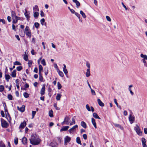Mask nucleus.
I'll return each mask as SVG.
<instances>
[{
  "mask_svg": "<svg viewBox=\"0 0 147 147\" xmlns=\"http://www.w3.org/2000/svg\"><path fill=\"white\" fill-rule=\"evenodd\" d=\"M30 143L32 145H38L40 142V140L36 134H32L31 138L29 139Z\"/></svg>",
  "mask_w": 147,
  "mask_h": 147,
  "instance_id": "f257e3e1",
  "label": "nucleus"
},
{
  "mask_svg": "<svg viewBox=\"0 0 147 147\" xmlns=\"http://www.w3.org/2000/svg\"><path fill=\"white\" fill-rule=\"evenodd\" d=\"M1 125L3 128H7L8 127V124L7 122L2 118L1 119Z\"/></svg>",
  "mask_w": 147,
  "mask_h": 147,
  "instance_id": "f03ea898",
  "label": "nucleus"
},
{
  "mask_svg": "<svg viewBox=\"0 0 147 147\" xmlns=\"http://www.w3.org/2000/svg\"><path fill=\"white\" fill-rule=\"evenodd\" d=\"M134 130L138 135L140 136L142 135V132L140 131L139 127L137 125H136V127L134 128Z\"/></svg>",
  "mask_w": 147,
  "mask_h": 147,
  "instance_id": "7ed1b4c3",
  "label": "nucleus"
},
{
  "mask_svg": "<svg viewBox=\"0 0 147 147\" xmlns=\"http://www.w3.org/2000/svg\"><path fill=\"white\" fill-rule=\"evenodd\" d=\"M24 10L25 12L24 13V15L25 17L26 18L27 21H29L30 18V16L29 15L30 13H28V11L26 9H25Z\"/></svg>",
  "mask_w": 147,
  "mask_h": 147,
  "instance_id": "20e7f679",
  "label": "nucleus"
},
{
  "mask_svg": "<svg viewBox=\"0 0 147 147\" xmlns=\"http://www.w3.org/2000/svg\"><path fill=\"white\" fill-rule=\"evenodd\" d=\"M78 125H75L69 130V133H71L73 132L74 131H75V129L78 128Z\"/></svg>",
  "mask_w": 147,
  "mask_h": 147,
  "instance_id": "39448f33",
  "label": "nucleus"
},
{
  "mask_svg": "<svg viewBox=\"0 0 147 147\" xmlns=\"http://www.w3.org/2000/svg\"><path fill=\"white\" fill-rule=\"evenodd\" d=\"M129 120L130 123H132L135 120V118L134 116H133L131 114H130L129 117Z\"/></svg>",
  "mask_w": 147,
  "mask_h": 147,
  "instance_id": "423d86ee",
  "label": "nucleus"
},
{
  "mask_svg": "<svg viewBox=\"0 0 147 147\" xmlns=\"http://www.w3.org/2000/svg\"><path fill=\"white\" fill-rule=\"evenodd\" d=\"M57 143L54 140L50 144V146L51 147H57Z\"/></svg>",
  "mask_w": 147,
  "mask_h": 147,
  "instance_id": "0eeeda50",
  "label": "nucleus"
},
{
  "mask_svg": "<svg viewBox=\"0 0 147 147\" xmlns=\"http://www.w3.org/2000/svg\"><path fill=\"white\" fill-rule=\"evenodd\" d=\"M71 138L68 136H66L64 138V143L65 144L66 143H68L71 140Z\"/></svg>",
  "mask_w": 147,
  "mask_h": 147,
  "instance_id": "6e6552de",
  "label": "nucleus"
},
{
  "mask_svg": "<svg viewBox=\"0 0 147 147\" xmlns=\"http://www.w3.org/2000/svg\"><path fill=\"white\" fill-rule=\"evenodd\" d=\"M26 122L24 121L19 126V129L24 128L26 126Z\"/></svg>",
  "mask_w": 147,
  "mask_h": 147,
  "instance_id": "1a4fd4ad",
  "label": "nucleus"
},
{
  "mask_svg": "<svg viewBox=\"0 0 147 147\" xmlns=\"http://www.w3.org/2000/svg\"><path fill=\"white\" fill-rule=\"evenodd\" d=\"M45 86L43 85L41 89L40 93L41 95H43L45 93Z\"/></svg>",
  "mask_w": 147,
  "mask_h": 147,
  "instance_id": "9d476101",
  "label": "nucleus"
},
{
  "mask_svg": "<svg viewBox=\"0 0 147 147\" xmlns=\"http://www.w3.org/2000/svg\"><path fill=\"white\" fill-rule=\"evenodd\" d=\"M18 109L20 111L22 112H23L25 110V106L23 105L21 107H17Z\"/></svg>",
  "mask_w": 147,
  "mask_h": 147,
  "instance_id": "9b49d317",
  "label": "nucleus"
},
{
  "mask_svg": "<svg viewBox=\"0 0 147 147\" xmlns=\"http://www.w3.org/2000/svg\"><path fill=\"white\" fill-rule=\"evenodd\" d=\"M75 3L76 5V7L78 8L80 6V3L77 0H72Z\"/></svg>",
  "mask_w": 147,
  "mask_h": 147,
  "instance_id": "f8f14e48",
  "label": "nucleus"
},
{
  "mask_svg": "<svg viewBox=\"0 0 147 147\" xmlns=\"http://www.w3.org/2000/svg\"><path fill=\"white\" fill-rule=\"evenodd\" d=\"M69 127L68 126H63L62 127L61 129H60V131H66L69 128Z\"/></svg>",
  "mask_w": 147,
  "mask_h": 147,
  "instance_id": "ddd939ff",
  "label": "nucleus"
},
{
  "mask_svg": "<svg viewBox=\"0 0 147 147\" xmlns=\"http://www.w3.org/2000/svg\"><path fill=\"white\" fill-rule=\"evenodd\" d=\"M97 102L98 105L100 106L103 107L105 105L103 103L102 101L99 99H97Z\"/></svg>",
  "mask_w": 147,
  "mask_h": 147,
  "instance_id": "4468645a",
  "label": "nucleus"
},
{
  "mask_svg": "<svg viewBox=\"0 0 147 147\" xmlns=\"http://www.w3.org/2000/svg\"><path fill=\"white\" fill-rule=\"evenodd\" d=\"M70 120V118L69 117L66 116L64 119V121L65 122V123L67 125L69 124V121Z\"/></svg>",
  "mask_w": 147,
  "mask_h": 147,
  "instance_id": "2eb2a0df",
  "label": "nucleus"
},
{
  "mask_svg": "<svg viewBox=\"0 0 147 147\" xmlns=\"http://www.w3.org/2000/svg\"><path fill=\"white\" fill-rule=\"evenodd\" d=\"M57 71L58 72L59 75L61 77H63L64 76V74L63 72L60 71L59 69H57Z\"/></svg>",
  "mask_w": 147,
  "mask_h": 147,
  "instance_id": "dca6fc26",
  "label": "nucleus"
},
{
  "mask_svg": "<svg viewBox=\"0 0 147 147\" xmlns=\"http://www.w3.org/2000/svg\"><path fill=\"white\" fill-rule=\"evenodd\" d=\"M91 120H92V124L94 125V127L95 128H97V127H96V123L95 122V119L94 118H92L91 119Z\"/></svg>",
  "mask_w": 147,
  "mask_h": 147,
  "instance_id": "f3484780",
  "label": "nucleus"
},
{
  "mask_svg": "<svg viewBox=\"0 0 147 147\" xmlns=\"http://www.w3.org/2000/svg\"><path fill=\"white\" fill-rule=\"evenodd\" d=\"M27 139L26 137H23L22 139V142L23 144H25L27 143Z\"/></svg>",
  "mask_w": 147,
  "mask_h": 147,
  "instance_id": "a211bd4d",
  "label": "nucleus"
},
{
  "mask_svg": "<svg viewBox=\"0 0 147 147\" xmlns=\"http://www.w3.org/2000/svg\"><path fill=\"white\" fill-rule=\"evenodd\" d=\"M81 125L84 128H86L87 125L86 123L83 121H82L81 123Z\"/></svg>",
  "mask_w": 147,
  "mask_h": 147,
  "instance_id": "6ab92c4d",
  "label": "nucleus"
},
{
  "mask_svg": "<svg viewBox=\"0 0 147 147\" xmlns=\"http://www.w3.org/2000/svg\"><path fill=\"white\" fill-rule=\"evenodd\" d=\"M16 69L14 70L12 72L11 74V76L13 78L16 77Z\"/></svg>",
  "mask_w": 147,
  "mask_h": 147,
  "instance_id": "aec40b11",
  "label": "nucleus"
},
{
  "mask_svg": "<svg viewBox=\"0 0 147 147\" xmlns=\"http://www.w3.org/2000/svg\"><path fill=\"white\" fill-rule=\"evenodd\" d=\"M90 75V69H88L87 70L86 72V76L87 77H88Z\"/></svg>",
  "mask_w": 147,
  "mask_h": 147,
  "instance_id": "412c9836",
  "label": "nucleus"
},
{
  "mask_svg": "<svg viewBox=\"0 0 147 147\" xmlns=\"http://www.w3.org/2000/svg\"><path fill=\"white\" fill-rule=\"evenodd\" d=\"M62 95L60 94H57L56 96V99L57 100H60V98Z\"/></svg>",
  "mask_w": 147,
  "mask_h": 147,
  "instance_id": "4be33fe9",
  "label": "nucleus"
},
{
  "mask_svg": "<svg viewBox=\"0 0 147 147\" xmlns=\"http://www.w3.org/2000/svg\"><path fill=\"white\" fill-rule=\"evenodd\" d=\"M5 77L6 80L8 82L9 81V80L10 78L11 77L9 74H5Z\"/></svg>",
  "mask_w": 147,
  "mask_h": 147,
  "instance_id": "5701e85b",
  "label": "nucleus"
},
{
  "mask_svg": "<svg viewBox=\"0 0 147 147\" xmlns=\"http://www.w3.org/2000/svg\"><path fill=\"white\" fill-rule=\"evenodd\" d=\"M43 67L41 65H39V74H41V72L42 71Z\"/></svg>",
  "mask_w": 147,
  "mask_h": 147,
  "instance_id": "b1692460",
  "label": "nucleus"
},
{
  "mask_svg": "<svg viewBox=\"0 0 147 147\" xmlns=\"http://www.w3.org/2000/svg\"><path fill=\"white\" fill-rule=\"evenodd\" d=\"M93 116L96 119H100V117L98 116L97 114L96 113H94L93 114Z\"/></svg>",
  "mask_w": 147,
  "mask_h": 147,
  "instance_id": "393cba45",
  "label": "nucleus"
},
{
  "mask_svg": "<svg viewBox=\"0 0 147 147\" xmlns=\"http://www.w3.org/2000/svg\"><path fill=\"white\" fill-rule=\"evenodd\" d=\"M114 101L115 102V104L116 105L117 107L118 108H119L120 109H121V107L119 105L118 103H117V99L115 98L114 100Z\"/></svg>",
  "mask_w": 147,
  "mask_h": 147,
  "instance_id": "a878e982",
  "label": "nucleus"
},
{
  "mask_svg": "<svg viewBox=\"0 0 147 147\" xmlns=\"http://www.w3.org/2000/svg\"><path fill=\"white\" fill-rule=\"evenodd\" d=\"M76 141L77 143L80 145H82L81 141L79 137H78L76 138Z\"/></svg>",
  "mask_w": 147,
  "mask_h": 147,
  "instance_id": "bb28decb",
  "label": "nucleus"
},
{
  "mask_svg": "<svg viewBox=\"0 0 147 147\" xmlns=\"http://www.w3.org/2000/svg\"><path fill=\"white\" fill-rule=\"evenodd\" d=\"M80 14L82 15V17L84 18H85L86 16L84 13L83 11L81 10L80 11Z\"/></svg>",
  "mask_w": 147,
  "mask_h": 147,
  "instance_id": "cd10ccee",
  "label": "nucleus"
},
{
  "mask_svg": "<svg viewBox=\"0 0 147 147\" xmlns=\"http://www.w3.org/2000/svg\"><path fill=\"white\" fill-rule=\"evenodd\" d=\"M11 16L12 18H14L16 16L15 11H12L11 12Z\"/></svg>",
  "mask_w": 147,
  "mask_h": 147,
  "instance_id": "c85d7f7f",
  "label": "nucleus"
},
{
  "mask_svg": "<svg viewBox=\"0 0 147 147\" xmlns=\"http://www.w3.org/2000/svg\"><path fill=\"white\" fill-rule=\"evenodd\" d=\"M7 98L9 100H12L13 99V97L11 94H8L7 96Z\"/></svg>",
  "mask_w": 147,
  "mask_h": 147,
  "instance_id": "c756f323",
  "label": "nucleus"
},
{
  "mask_svg": "<svg viewBox=\"0 0 147 147\" xmlns=\"http://www.w3.org/2000/svg\"><path fill=\"white\" fill-rule=\"evenodd\" d=\"M140 56L141 57L144 58V59H147V56L146 55H144L143 54H141Z\"/></svg>",
  "mask_w": 147,
  "mask_h": 147,
  "instance_id": "7c9ffc66",
  "label": "nucleus"
},
{
  "mask_svg": "<svg viewBox=\"0 0 147 147\" xmlns=\"http://www.w3.org/2000/svg\"><path fill=\"white\" fill-rule=\"evenodd\" d=\"M26 35L28 36L30 38L31 37V32L29 31L25 32Z\"/></svg>",
  "mask_w": 147,
  "mask_h": 147,
  "instance_id": "2f4dec72",
  "label": "nucleus"
},
{
  "mask_svg": "<svg viewBox=\"0 0 147 147\" xmlns=\"http://www.w3.org/2000/svg\"><path fill=\"white\" fill-rule=\"evenodd\" d=\"M49 116L51 117H53V112L52 110L49 111Z\"/></svg>",
  "mask_w": 147,
  "mask_h": 147,
  "instance_id": "473e14b6",
  "label": "nucleus"
},
{
  "mask_svg": "<svg viewBox=\"0 0 147 147\" xmlns=\"http://www.w3.org/2000/svg\"><path fill=\"white\" fill-rule=\"evenodd\" d=\"M39 80L41 82H42L43 81V77L41 74H39Z\"/></svg>",
  "mask_w": 147,
  "mask_h": 147,
  "instance_id": "72a5a7b5",
  "label": "nucleus"
},
{
  "mask_svg": "<svg viewBox=\"0 0 147 147\" xmlns=\"http://www.w3.org/2000/svg\"><path fill=\"white\" fill-rule=\"evenodd\" d=\"M23 95L24 97L25 98H28L29 97V94L28 93L25 92L23 94Z\"/></svg>",
  "mask_w": 147,
  "mask_h": 147,
  "instance_id": "f704fd0d",
  "label": "nucleus"
},
{
  "mask_svg": "<svg viewBox=\"0 0 147 147\" xmlns=\"http://www.w3.org/2000/svg\"><path fill=\"white\" fill-rule=\"evenodd\" d=\"M39 16V13L37 11L35 12L34 13V18L37 17Z\"/></svg>",
  "mask_w": 147,
  "mask_h": 147,
  "instance_id": "c9c22d12",
  "label": "nucleus"
},
{
  "mask_svg": "<svg viewBox=\"0 0 147 147\" xmlns=\"http://www.w3.org/2000/svg\"><path fill=\"white\" fill-rule=\"evenodd\" d=\"M33 9L35 11H39V9L38 6L37 5H35L33 7Z\"/></svg>",
  "mask_w": 147,
  "mask_h": 147,
  "instance_id": "e433bc0d",
  "label": "nucleus"
},
{
  "mask_svg": "<svg viewBox=\"0 0 147 147\" xmlns=\"http://www.w3.org/2000/svg\"><path fill=\"white\" fill-rule=\"evenodd\" d=\"M34 25L36 28H38L39 27L40 24L38 22H35L34 24Z\"/></svg>",
  "mask_w": 147,
  "mask_h": 147,
  "instance_id": "4c0bfd02",
  "label": "nucleus"
},
{
  "mask_svg": "<svg viewBox=\"0 0 147 147\" xmlns=\"http://www.w3.org/2000/svg\"><path fill=\"white\" fill-rule=\"evenodd\" d=\"M0 147H5V144H4L3 142L2 141H1L0 142Z\"/></svg>",
  "mask_w": 147,
  "mask_h": 147,
  "instance_id": "58836bf2",
  "label": "nucleus"
},
{
  "mask_svg": "<svg viewBox=\"0 0 147 147\" xmlns=\"http://www.w3.org/2000/svg\"><path fill=\"white\" fill-rule=\"evenodd\" d=\"M8 117H7V119L8 121L9 122H11V118L10 116L9 115V114H8L7 115Z\"/></svg>",
  "mask_w": 147,
  "mask_h": 147,
  "instance_id": "ea45409f",
  "label": "nucleus"
},
{
  "mask_svg": "<svg viewBox=\"0 0 147 147\" xmlns=\"http://www.w3.org/2000/svg\"><path fill=\"white\" fill-rule=\"evenodd\" d=\"M57 87H58V89L59 90L61 89L62 87L61 85V84H60V83L59 82H58L57 83Z\"/></svg>",
  "mask_w": 147,
  "mask_h": 147,
  "instance_id": "a19ab883",
  "label": "nucleus"
},
{
  "mask_svg": "<svg viewBox=\"0 0 147 147\" xmlns=\"http://www.w3.org/2000/svg\"><path fill=\"white\" fill-rule=\"evenodd\" d=\"M32 63V61L31 60H29L28 61V64L29 67H30L31 66Z\"/></svg>",
  "mask_w": 147,
  "mask_h": 147,
  "instance_id": "79ce46f5",
  "label": "nucleus"
},
{
  "mask_svg": "<svg viewBox=\"0 0 147 147\" xmlns=\"http://www.w3.org/2000/svg\"><path fill=\"white\" fill-rule=\"evenodd\" d=\"M4 87L3 85L0 86V92H2L4 90Z\"/></svg>",
  "mask_w": 147,
  "mask_h": 147,
  "instance_id": "37998d69",
  "label": "nucleus"
},
{
  "mask_svg": "<svg viewBox=\"0 0 147 147\" xmlns=\"http://www.w3.org/2000/svg\"><path fill=\"white\" fill-rule=\"evenodd\" d=\"M41 63L44 66L46 65V63L44 59H43L41 61Z\"/></svg>",
  "mask_w": 147,
  "mask_h": 147,
  "instance_id": "c03bdc74",
  "label": "nucleus"
},
{
  "mask_svg": "<svg viewBox=\"0 0 147 147\" xmlns=\"http://www.w3.org/2000/svg\"><path fill=\"white\" fill-rule=\"evenodd\" d=\"M14 143L15 145H16L18 144V138H15L14 140Z\"/></svg>",
  "mask_w": 147,
  "mask_h": 147,
  "instance_id": "a18cd8bd",
  "label": "nucleus"
},
{
  "mask_svg": "<svg viewBox=\"0 0 147 147\" xmlns=\"http://www.w3.org/2000/svg\"><path fill=\"white\" fill-rule=\"evenodd\" d=\"M36 113V111H32V119H33L34 117V116L35 115Z\"/></svg>",
  "mask_w": 147,
  "mask_h": 147,
  "instance_id": "49530a36",
  "label": "nucleus"
},
{
  "mask_svg": "<svg viewBox=\"0 0 147 147\" xmlns=\"http://www.w3.org/2000/svg\"><path fill=\"white\" fill-rule=\"evenodd\" d=\"M45 20L44 18L40 20L41 24L42 25H44V23H45Z\"/></svg>",
  "mask_w": 147,
  "mask_h": 147,
  "instance_id": "de8ad7c7",
  "label": "nucleus"
},
{
  "mask_svg": "<svg viewBox=\"0 0 147 147\" xmlns=\"http://www.w3.org/2000/svg\"><path fill=\"white\" fill-rule=\"evenodd\" d=\"M28 59V56L27 55H24V59L26 61H27Z\"/></svg>",
  "mask_w": 147,
  "mask_h": 147,
  "instance_id": "09e8293b",
  "label": "nucleus"
},
{
  "mask_svg": "<svg viewBox=\"0 0 147 147\" xmlns=\"http://www.w3.org/2000/svg\"><path fill=\"white\" fill-rule=\"evenodd\" d=\"M14 65H21V63L19 61H16L14 63Z\"/></svg>",
  "mask_w": 147,
  "mask_h": 147,
  "instance_id": "8fccbe9b",
  "label": "nucleus"
},
{
  "mask_svg": "<svg viewBox=\"0 0 147 147\" xmlns=\"http://www.w3.org/2000/svg\"><path fill=\"white\" fill-rule=\"evenodd\" d=\"M22 69V67L21 66H19L17 67L16 68V69L18 71H20Z\"/></svg>",
  "mask_w": 147,
  "mask_h": 147,
  "instance_id": "3c124183",
  "label": "nucleus"
},
{
  "mask_svg": "<svg viewBox=\"0 0 147 147\" xmlns=\"http://www.w3.org/2000/svg\"><path fill=\"white\" fill-rule=\"evenodd\" d=\"M17 26H16L14 24H12V29L14 31H16V29L15 28H16L17 27Z\"/></svg>",
  "mask_w": 147,
  "mask_h": 147,
  "instance_id": "603ef678",
  "label": "nucleus"
},
{
  "mask_svg": "<svg viewBox=\"0 0 147 147\" xmlns=\"http://www.w3.org/2000/svg\"><path fill=\"white\" fill-rule=\"evenodd\" d=\"M72 122L71 123H70V125H73V124H74L75 123V119L74 117L72 118Z\"/></svg>",
  "mask_w": 147,
  "mask_h": 147,
  "instance_id": "864d4df0",
  "label": "nucleus"
},
{
  "mask_svg": "<svg viewBox=\"0 0 147 147\" xmlns=\"http://www.w3.org/2000/svg\"><path fill=\"white\" fill-rule=\"evenodd\" d=\"M12 19H13V21H12L13 24H16V23H17V22H18V21H17V20H15V19H14V18H12Z\"/></svg>",
  "mask_w": 147,
  "mask_h": 147,
  "instance_id": "5fc2aeb1",
  "label": "nucleus"
},
{
  "mask_svg": "<svg viewBox=\"0 0 147 147\" xmlns=\"http://www.w3.org/2000/svg\"><path fill=\"white\" fill-rule=\"evenodd\" d=\"M86 108L88 111H90L91 110L90 109L89 106L88 104H87L86 105Z\"/></svg>",
  "mask_w": 147,
  "mask_h": 147,
  "instance_id": "6e6d98bb",
  "label": "nucleus"
},
{
  "mask_svg": "<svg viewBox=\"0 0 147 147\" xmlns=\"http://www.w3.org/2000/svg\"><path fill=\"white\" fill-rule=\"evenodd\" d=\"M40 15L41 17H44L45 16V13L42 11H40Z\"/></svg>",
  "mask_w": 147,
  "mask_h": 147,
  "instance_id": "4d7b16f0",
  "label": "nucleus"
},
{
  "mask_svg": "<svg viewBox=\"0 0 147 147\" xmlns=\"http://www.w3.org/2000/svg\"><path fill=\"white\" fill-rule=\"evenodd\" d=\"M115 126L116 127H119L121 129L123 128V127L121 126L119 124H115Z\"/></svg>",
  "mask_w": 147,
  "mask_h": 147,
  "instance_id": "13d9d810",
  "label": "nucleus"
},
{
  "mask_svg": "<svg viewBox=\"0 0 147 147\" xmlns=\"http://www.w3.org/2000/svg\"><path fill=\"white\" fill-rule=\"evenodd\" d=\"M106 18L107 20L109 22H110L111 21V19L110 17L108 16H106Z\"/></svg>",
  "mask_w": 147,
  "mask_h": 147,
  "instance_id": "bf43d9fd",
  "label": "nucleus"
},
{
  "mask_svg": "<svg viewBox=\"0 0 147 147\" xmlns=\"http://www.w3.org/2000/svg\"><path fill=\"white\" fill-rule=\"evenodd\" d=\"M86 65L87 67L88 68V69H90V64L89 63V62L88 61H87L86 62Z\"/></svg>",
  "mask_w": 147,
  "mask_h": 147,
  "instance_id": "052dcab7",
  "label": "nucleus"
},
{
  "mask_svg": "<svg viewBox=\"0 0 147 147\" xmlns=\"http://www.w3.org/2000/svg\"><path fill=\"white\" fill-rule=\"evenodd\" d=\"M91 93L93 95H95L96 93L95 91L93 90L91 88L90 89Z\"/></svg>",
  "mask_w": 147,
  "mask_h": 147,
  "instance_id": "680f3d73",
  "label": "nucleus"
},
{
  "mask_svg": "<svg viewBox=\"0 0 147 147\" xmlns=\"http://www.w3.org/2000/svg\"><path fill=\"white\" fill-rule=\"evenodd\" d=\"M63 71L64 72V73L65 74H67L68 73V71L66 69H63Z\"/></svg>",
  "mask_w": 147,
  "mask_h": 147,
  "instance_id": "e2e57ef3",
  "label": "nucleus"
},
{
  "mask_svg": "<svg viewBox=\"0 0 147 147\" xmlns=\"http://www.w3.org/2000/svg\"><path fill=\"white\" fill-rule=\"evenodd\" d=\"M142 144L146 143V141L145 139L144 138H142Z\"/></svg>",
  "mask_w": 147,
  "mask_h": 147,
  "instance_id": "0e129e2a",
  "label": "nucleus"
},
{
  "mask_svg": "<svg viewBox=\"0 0 147 147\" xmlns=\"http://www.w3.org/2000/svg\"><path fill=\"white\" fill-rule=\"evenodd\" d=\"M54 107L55 108V109H56V110H59L60 109L58 107H57V104H54Z\"/></svg>",
  "mask_w": 147,
  "mask_h": 147,
  "instance_id": "69168bd1",
  "label": "nucleus"
},
{
  "mask_svg": "<svg viewBox=\"0 0 147 147\" xmlns=\"http://www.w3.org/2000/svg\"><path fill=\"white\" fill-rule=\"evenodd\" d=\"M14 19H15L16 20H17V21H18V20H21V18L20 17H18L17 16H16L14 18Z\"/></svg>",
  "mask_w": 147,
  "mask_h": 147,
  "instance_id": "338daca9",
  "label": "nucleus"
},
{
  "mask_svg": "<svg viewBox=\"0 0 147 147\" xmlns=\"http://www.w3.org/2000/svg\"><path fill=\"white\" fill-rule=\"evenodd\" d=\"M83 137L84 140H86L87 138V136L86 134H84L83 135Z\"/></svg>",
  "mask_w": 147,
  "mask_h": 147,
  "instance_id": "774afa93",
  "label": "nucleus"
}]
</instances>
